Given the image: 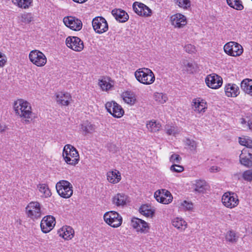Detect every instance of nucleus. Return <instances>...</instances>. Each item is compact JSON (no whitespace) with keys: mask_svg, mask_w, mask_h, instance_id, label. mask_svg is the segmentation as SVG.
<instances>
[{"mask_svg":"<svg viewBox=\"0 0 252 252\" xmlns=\"http://www.w3.org/2000/svg\"><path fill=\"white\" fill-rule=\"evenodd\" d=\"M239 143L246 147L244 149H252V140L246 139L244 138H239Z\"/></svg>","mask_w":252,"mask_h":252,"instance_id":"obj_39","label":"nucleus"},{"mask_svg":"<svg viewBox=\"0 0 252 252\" xmlns=\"http://www.w3.org/2000/svg\"><path fill=\"white\" fill-rule=\"evenodd\" d=\"M131 225L133 228L136 229L137 231L142 232H147L149 228L148 224L146 221L136 218L132 219Z\"/></svg>","mask_w":252,"mask_h":252,"instance_id":"obj_19","label":"nucleus"},{"mask_svg":"<svg viewBox=\"0 0 252 252\" xmlns=\"http://www.w3.org/2000/svg\"><path fill=\"white\" fill-rule=\"evenodd\" d=\"M156 200L162 204H167L172 201V196L171 193L165 189L158 190L154 194Z\"/></svg>","mask_w":252,"mask_h":252,"instance_id":"obj_12","label":"nucleus"},{"mask_svg":"<svg viewBox=\"0 0 252 252\" xmlns=\"http://www.w3.org/2000/svg\"><path fill=\"white\" fill-rule=\"evenodd\" d=\"M111 13L115 19L121 23L126 22L129 18L127 13L124 10L120 9H113Z\"/></svg>","mask_w":252,"mask_h":252,"instance_id":"obj_21","label":"nucleus"},{"mask_svg":"<svg viewBox=\"0 0 252 252\" xmlns=\"http://www.w3.org/2000/svg\"><path fill=\"white\" fill-rule=\"evenodd\" d=\"M222 202L226 207L232 208L237 206L238 204V199L234 195H231L230 193H225L222 197Z\"/></svg>","mask_w":252,"mask_h":252,"instance_id":"obj_20","label":"nucleus"},{"mask_svg":"<svg viewBox=\"0 0 252 252\" xmlns=\"http://www.w3.org/2000/svg\"><path fill=\"white\" fill-rule=\"evenodd\" d=\"M161 127V125L156 121H151L147 124V127L149 131L155 132L158 131Z\"/></svg>","mask_w":252,"mask_h":252,"instance_id":"obj_35","label":"nucleus"},{"mask_svg":"<svg viewBox=\"0 0 252 252\" xmlns=\"http://www.w3.org/2000/svg\"><path fill=\"white\" fill-rule=\"evenodd\" d=\"M7 61L6 57L5 55L0 52V67H3Z\"/></svg>","mask_w":252,"mask_h":252,"instance_id":"obj_48","label":"nucleus"},{"mask_svg":"<svg viewBox=\"0 0 252 252\" xmlns=\"http://www.w3.org/2000/svg\"><path fill=\"white\" fill-rule=\"evenodd\" d=\"M181 206L187 210H190L193 208V204L191 202H189L187 201H184L182 202Z\"/></svg>","mask_w":252,"mask_h":252,"instance_id":"obj_47","label":"nucleus"},{"mask_svg":"<svg viewBox=\"0 0 252 252\" xmlns=\"http://www.w3.org/2000/svg\"><path fill=\"white\" fill-rule=\"evenodd\" d=\"M247 126H248L249 129L252 130V117L248 119Z\"/></svg>","mask_w":252,"mask_h":252,"instance_id":"obj_53","label":"nucleus"},{"mask_svg":"<svg viewBox=\"0 0 252 252\" xmlns=\"http://www.w3.org/2000/svg\"><path fill=\"white\" fill-rule=\"evenodd\" d=\"M26 213L29 217L34 220L41 216L40 204L37 202H31L27 206Z\"/></svg>","mask_w":252,"mask_h":252,"instance_id":"obj_9","label":"nucleus"},{"mask_svg":"<svg viewBox=\"0 0 252 252\" xmlns=\"http://www.w3.org/2000/svg\"><path fill=\"white\" fill-rule=\"evenodd\" d=\"M187 67H189V69H187L188 71L189 72V73L192 72V63H188L187 64Z\"/></svg>","mask_w":252,"mask_h":252,"instance_id":"obj_54","label":"nucleus"},{"mask_svg":"<svg viewBox=\"0 0 252 252\" xmlns=\"http://www.w3.org/2000/svg\"><path fill=\"white\" fill-rule=\"evenodd\" d=\"M176 4L180 7L188 9L190 6L189 0H175Z\"/></svg>","mask_w":252,"mask_h":252,"instance_id":"obj_40","label":"nucleus"},{"mask_svg":"<svg viewBox=\"0 0 252 252\" xmlns=\"http://www.w3.org/2000/svg\"><path fill=\"white\" fill-rule=\"evenodd\" d=\"M248 119H249V118L247 117L246 118H241L240 119V122L242 124H248Z\"/></svg>","mask_w":252,"mask_h":252,"instance_id":"obj_56","label":"nucleus"},{"mask_svg":"<svg viewBox=\"0 0 252 252\" xmlns=\"http://www.w3.org/2000/svg\"><path fill=\"white\" fill-rule=\"evenodd\" d=\"M122 96L125 102L130 105H133L136 101L134 94L131 91H126L123 93Z\"/></svg>","mask_w":252,"mask_h":252,"instance_id":"obj_27","label":"nucleus"},{"mask_svg":"<svg viewBox=\"0 0 252 252\" xmlns=\"http://www.w3.org/2000/svg\"><path fill=\"white\" fill-rule=\"evenodd\" d=\"M134 75L138 82L145 85L152 84L155 80L154 73L148 68L137 69L135 72Z\"/></svg>","mask_w":252,"mask_h":252,"instance_id":"obj_2","label":"nucleus"},{"mask_svg":"<svg viewBox=\"0 0 252 252\" xmlns=\"http://www.w3.org/2000/svg\"><path fill=\"white\" fill-rule=\"evenodd\" d=\"M209 170L211 172H217V171H219V168L217 166H214L211 167L210 168Z\"/></svg>","mask_w":252,"mask_h":252,"instance_id":"obj_55","label":"nucleus"},{"mask_svg":"<svg viewBox=\"0 0 252 252\" xmlns=\"http://www.w3.org/2000/svg\"><path fill=\"white\" fill-rule=\"evenodd\" d=\"M94 31L97 33L101 34L108 30V25L105 19L101 16L94 18L92 21Z\"/></svg>","mask_w":252,"mask_h":252,"instance_id":"obj_7","label":"nucleus"},{"mask_svg":"<svg viewBox=\"0 0 252 252\" xmlns=\"http://www.w3.org/2000/svg\"><path fill=\"white\" fill-rule=\"evenodd\" d=\"M185 50L189 53H192L196 51L195 46L191 44H188L185 46Z\"/></svg>","mask_w":252,"mask_h":252,"instance_id":"obj_49","label":"nucleus"},{"mask_svg":"<svg viewBox=\"0 0 252 252\" xmlns=\"http://www.w3.org/2000/svg\"><path fill=\"white\" fill-rule=\"evenodd\" d=\"M108 149L109 151L112 153H115L117 152L118 150V147H117V146L113 144H109L108 145Z\"/></svg>","mask_w":252,"mask_h":252,"instance_id":"obj_50","label":"nucleus"},{"mask_svg":"<svg viewBox=\"0 0 252 252\" xmlns=\"http://www.w3.org/2000/svg\"><path fill=\"white\" fill-rule=\"evenodd\" d=\"M65 42L68 47L75 51L80 52L84 48L83 42L78 37L68 36Z\"/></svg>","mask_w":252,"mask_h":252,"instance_id":"obj_11","label":"nucleus"},{"mask_svg":"<svg viewBox=\"0 0 252 252\" xmlns=\"http://www.w3.org/2000/svg\"><path fill=\"white\" fill-rule=\"evenodd\" d=\"M15 3H17L19 7L24 8V4L22 0H15Z\"/></svg>","mask_w":252,"mask_h":252,"instance_id":"obj_52","label":"nucleus"},{"mask_svg":"<svg viewBox=\"0 0 252 252\" xmlns=\"http://www.w3.org/2000/svg\"><path fill=\"white\" fill-rule=\"evenodd\" d=\"M39 190L43 194L45 197H48L51 195V192L48 186L45 184L39 185Z\"/></svg>","mask_w":252,"mask_h":252,"instance_id":"obj_36","label":"nucleus"},{"mask_svg":"<svg viewBox=\"0 0 252 252\" xmlns=\"http://www.w3.org/2000/svg\"><path fill=\"white\" fill-rule=\"evenodd\" d=\"M132 7L134 12L138 15L148 17L152 13V10L142 3L137 1L134 2Z\"/></svg>","mask_w":252,"mask_h":252,"instance_id":"obj_17","label":"nucleus"},{"mask_svg":"<svg viewBox=\"0 0 252 252\" xmlns=\"http://www.w3.org/2000/svg\"><path fill=\"white\" fill-rule=\"evenodd\" d=\"M139 212L147 217H152L155 212L152 210L150 206L147 205H143L139 208Z\"/></svg>","mask_w":252,"mask_h":252,"instance_id":"obj_32","label":"nucleus"},{"mask_svg":"<svg viewBox=\"0 0 252 252\" xmlns=\"http://www.w3.org/2000/svg\"><path fill=\"white\" fill-rule=\"evenodd\" d=\"M193 103L192 105L194 107V110L195 111L198 113L205 111V109L206 108V103L204 102L203 100H200L199 99H194Z\"/></svg>","mask_w":252,"mask_h":252,"instance_id":"obj_29","label":"nucleus"},{"mask_svg":"<svg viewBox=\"0 0 252 252\" xmlns=\"http://www.w3.org/2000/svg\"><path fill=\"white\" fill-rule=\"evenodd\" d=\"M81 129L85 133V134L91 133L94 131L95 126V125L92 124L89 121H86L81 124Z\"/></svg>","mask_w":252,"mask_h":252,"instance_id":"obj_30","label":"nucleus"},{"mask_svg":"<svg viewBox=\"0 0 252 252\" xmlns=\"http://www.w3.org/2000/svg\"><path fill=\"white\" fill-rule=\"evenodd\" d=\"M58 194L63 198H68L73 194L72 185L67 181L61 180L56 185Z\"/></svg>","mask_w":252,"mask_h":252,"instance_id":"obj_4","label":"nucleus"},{"mask_svg":"<svg viewBox=\"0 0 252 252\" xmlns=\"http://www.w3.org/2000/svg\"><path fill=\"white\" fill-rule=\"evenodd\" d=\"M172 223L173 226L181 231L185 230L187 227V223L186 221L179 218L174 219L172 221Z\"/></svg>","mask_w":252,"mask_h":252,"instance_id":"obj_31","label":"nucleus"},{"mask_svg":"<svg viewBox=\"0 0 252 252\" xmlns=\"http://www.w3.org/2000/svg\"><path fill=\"white\" fill-rule=\"evenodd\" d=\"M240 163L247 167H252V149H243L239 156Z\"/></svg>","mask_w":252,"mask_h":252,"instance_id":"obj_13","label":"nucleus"},{"mask_svg":"<svg viewBox=\"0 0 252 252\" xmlns=\"http://www.w3.org/2000/svg\"><path fill=\"white\" fill-rule=\"evenodd\" d=\"M98 85L103 90L107 91L112 87L110 83L103 79L99 80Z\"/></svg>","mask_w":252,"mask_h":252,"instance_id":"obj_41","label":"nucleus"},{"mask_svg":"<svg viewBox=\"0 0 252 252\" xmlns=\"http://www.w3.org/2000/svg\"><path fill=\"white\" fill-rule=\"evenodd\" d=\"M55 218L51 216L44 217L40 223L41 229L43 233H47L50 231L55 225Z\"/></svg>","mask_w":252,"mask_h":252,"instance_id":"obj_16","label":"nucleus"},{"mask_svg":"<svg viewBox=\"0 0 252 252\" xmlns=\"http://www.w3.org/2000/svg\"><path fill=\"white\" fill-rule=\"evenodd\" d=\"M63 22L67 27L75 31H79L82 28V21L74 17H64L63 18Z\"/></svg>","mask_w":252,"mask_h":252,"instance_id":"obj_15","label":"nucleus"},{"mask_svg":"<svg viewBox=\"0 0 252 252\" xmlns=\"http://www.w3.org/2000/svg\"><path fill=\"white\" fill-rule=\"evenodd\" d=\"M243 177L246 181H252V169L245 171L243 174Z\"/></svg>","mask_w":252,"mask_h":252,"instance_id":"obj_44","label":"nucleus"},{"mask_svg":"<svg viewBox=\"0 0 252 252\" xmlns=\"http://www.w3.org/2000/svg\"><path fill=\"white\" fill-rule=\"evenodd\" d=\"M185 144L187 146L189 147L191 151H194L196 149V143L193 140L187 139L185 141Z\"/></svg>","mask_w":252,"mask_h":252,"instance_id":"obj_42","label":"nucleus"},{"mask_svg":"<svg viewBox=\"0 0 252 252\" xmlns=\"http://www.w3.org/2000/svg\"><path fill=\"white\" fill-rule=\"evenodd\" d=\"M172 25L175 28H182L187 24L186 17L183 14L177 13L170 17Z\"/></svg>","mask_w":252,"mask_h":252,"instance_id":"obj_18","label":"nucleus"},{"mask_svg":"<svg viewBox=\"0 0 252 252\" xmlns=\"http://www.w3.org/2000/svg\"><path fill=\"white\" fill-rule=\"evenodd\" d=\"M165 129L166 131V133L169 135H175L176 133H178L177 130L174 126L166 125Z\"/></svg>","mask_w":252,"mask_h":252,"instance_id":"obj_43","label":"nucleus"},{"mask_svg":"<svg viewBox=\"0 0 252 252\" xmlns=\"http://www.w3.org/2000/svg\"><path fill=\"white\" fill-rule=\"evenodd\" d=\"M71 96L68 93L59 92L56 94L57 102L62 105H68Z\"/></svg>","mask_w":252,"mask_h":252,"instance_id":"obj_23","label":"nucleus"},{"mask_svg":"<svg viewBox=\"0 0 252 252\" xmlns=\"http://www.w3.org/2000/svg\"><path fill=\"white\" fill-rule=\"evenodd\" d=\"M105 108L107 111L115 118H120L124 113L122 107L114 101L107 102L105 104Z\"/></svg>","mask_w":252,"mask_h":252,"instance_id":"obj_10","label":"nucleus"},{"mask_svg":"<svg viewBox=\"0 0 252 252\" xmlns=\"http://www.w3.org/2000/svg\"><path fill=\"white\" fill-rule=\"evenodd\" d=\"M63 156L65 161L72 165H76L79 160V156L77 150L69 144H67L64 147Z\"/></svg>","mask_w":252,"mask_h":252,"instance_id":"obj_3","label":"nucleus"},{"mask_svg":"<svg viewBox=\"0 0 252 252\" xmlns=\"http://www.w3.org/2000/svg\"><path fill=\"white\" fill-rule=\"evenodd\" d=\"M181 159L182 158L177 154H173L170 158V161L173 163H179Z\"/></svg>","mask_w":252,"mask_h":252,"instance_id":"obj_45","label":"nucleus"},{"mask_svg":"<svg viewBox=\"0 0 252 252\" xmlns=\"http://www.w3.org/2000/svg\"><path fill=\"white\" fill-rule=\"evenodd\" d=\"M110 171L107 173V177L108 181L113 184L119 182L121 179L120 173L119 171Z\"/></svg>","mask_w":252,"mask_h":252,"instance_id":"obj_28","label":"nucleus"},{"mask_svg":"<svg viewBox=\"0 0 252 252\" xmlns=\"http://www.w3.org/2000/svg\"><path fill=\"white\" fill-rule=\"evenodd\" d=\"M205 82L209 88L217 89L222 85V79L220 76L213 73L207 76Z\"/></svg>","mask_w":252,"mask_h":252,"instance_id":"obj_14","label":"nucleus"},{"mask_svg":"<svg viewBox=\"0 0 252 252\" xmlns=\"http://www.w3.org/2000/svg\"><path fill=\"white\" fill-rule=\"evenodd\" d=\"M73 0L76 2L82 3L85 2L87 0Z\"/></svg>","mask_w":252,"mask_h":252,"instance_id":"obj_57","label":"nucleus"},{"mask_svg":"<svg viewBox=\"0 0 252 252\" xmlns=\"http://www.w3.org/2000/svg\"><path fill=\"white\" fill-rule=\"evenodd\" d=\"M206 183L204 180H197L194 184V189L196 191L203 193L206 190Z\"/></svg>","mask_w":252,"mask_h":252,"instance_id":"obj_34","label":"nucleus"},{"mask_svg":"<svg viewBox=\"0 0 252 252\" xmlns=\"http://www.w3.org/2000/svg\"><path fill=\"white\" fill-rule=\"evenodd\" d=\"M226 2L230 7L236 10H241L244 8L240 0H226Z\"/></svg>","mask_w":252,"mask_h":252,"instance_id":"obj_33","label":"nucleus"},{"mask_svg":"<svg viewBox=\"0 0 252 252\" xmlns=\"http://www.w3.org/2000/svg\"><path fill=\"white\" fill-rule=\"evenodd\" d=\"M223 49L227 54L234 57L240 56L243 52L242 46L239 43L233 41L226 43L224 46Z\"/></svg>","mask_w":252,"mask_h":252,"instance_id":"obj_6","label":"nucleus"},{"mask_svg":"<svg viewBox=\"0 0 252 252\" xmlns=\"http://www.w3.org/2000/svg\"><path fill=\"white\" fill-rule=\"evenodd\" d=\"M29 59L32 63L37 66H43L47 62L45 55L42 52L36 50H32L30 52Z\"/></svg>","mask_w":252,"mask_h":252,"instance_id":"obj_8","label":"nucleus"},{"mask_svg":"<svg viewBox=\"0 0 252 252\" xmlns=\"http://www.w3.org/2000/svg\"><path fill=\"white\" fill-rule=\"evenodd\" d=\"M226 239L227 241L233 243L237 242L238 237L236 236L234 231L230 230L227 232L226 235Z\"/></svg>","mask_w":252,"mask_h":252,"instance_id":"obj_38","label":"nucleus"},{"mask_svg":"<svg viewBox=\"0 0 252 252\" xmlns=\"http://www.w3.org/2000/svg\"><path fill=\"white\" fill-rule=\"evenodd\" d=\"M105 221L113 227H118L122 223V217L115 211H109L105 213L103 216Z\"/></svg>","mask_w":252,"mask_h":252,"instance_id":"obj_5","label":"nucleus"},{"mask_svg":"<svg viewBox=\"0 0 252 252\" xmlns=\"http://www.w3.org/2000/svg\"><path fill=\"white\" fill-rule=\"evenodd\" d=\"M241 88L245 93L252 96V80L244 79L241 83Z\"/></svg>","mask_w":252,"mask_h":252,"instance_id":"obj_25","label":"nucleus"},{"mask_svg":"<svg viewBox=\"0 0 252 252\" xmlns=\"http://www.w3.org/2000/svg\"><path fill=\"white\" fill-rule=\"evenodd\" d=\"M127 196L124 194L118 193L113 198V202L117 206H124L126 203Z\"/></svg>","mask_w":252,"mask_h":252,"instance_id":"obj_26","label":"nucleus"},{"mask_svg":"<svg viewBox=\"0 0 252 252\" xmlns=\"http://www.w3.org/2000/svg\"><path fill=\"white\" fill-rule=\"evenodd\" d=\"M24 4V8H27L29 7V6L31 4L32 0H22Z\"/></svg>","mask_w":252,"mask_h":252,"instance_id":"obj_51","label":"nucleus"},{"mask_svg":"<svg viewBox=\"0 0 252 252\" xmlns=\"http://www.w3.org/2000/svg\"><path fill=\"white\" fill-rule=\"evenodd\" d=\"M170 170L174 172L179 173L184 170V167L181 165L173 164L170 167Z\"/></svg>","mask_w":252,"mask_h":252,"instance_id":"obj_46","label":"nucleus"},{"mask_svg":"<svg viewBox=\"0 0 252 252\" xmlns=\"http://www.w3.org/2000/svg\"><path fill=\"white\" fill-rule=\"evenodd\" d=\"M14 109L16 114L22 118L21 121L24 124H28L32 120L33 113L31 104L23 99H18L14 103Z\"/></svg>","mask_w":252,"mask_h":252,"instance_id":"obj_1","label":"nucleus"},{"mask_svg":"<svg viewBox=\"0 0 252 252\" xmlns=\"http://www.w3.org/2000/svg\"><path fill=\"white\" fill-rule=\"evenodd\" d=\"M154 98L156 101L161 104L165 103L167 99V97L165 94L159 93H156L154 94Z\"/></svg>","mask_w":252,"mask_h":252,"instance_id":"obj_37","label":"nucleus"},{"mask_svg":"<svg viewBox=\"0 0 252 252\" xmlns=\"http://www.w3.org/2000/svg\"><path fill=\"white\" fill-rule=\"evenodd\" d=\"M60 236H62L64 239H71L74 235V230L70 226H63L59 231Z\"/></svg>","mask_w":252,"mask_h":252,"instance_id":"obj_24","label":"nucleus"},{"mask_svg":"<svg viewBox=\"0 0 252 252\" xmlns=\"http://www.w3.org/2000/svg\"><path fill=\"white\" fill-rule=\"evenodd\" d=\"M225 93L228 97H236L240 93L239 87L234 84H228L225 86Z\"/></svg>","mask_w":252,"mask_h":252,"instance_id":"obj_22","label":"nucleus"}]
</instances>
